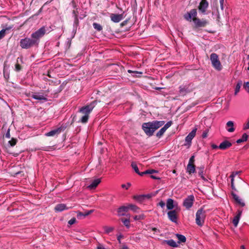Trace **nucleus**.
Masks as SVG:
<instances>
[{"label": "nucleus", "mask_w": 249, "mask_h": 249, "mask_svg": "<svg viewBox=\"0 0 249 249\" xmlns=\"http://www.w3.org/2000/svg\"><path fill=\"white\" fill-rule=\"evenodd\" d=\"M209 132V129H206L205 130H204L203 133H202V137L203 138H206L208 136V133Z\"/></svg>", "instance_id": "obj_43"}, {"label": "nucleus", "mask_w": 249, "mask_h": 249, "mask_svg": "<svg viewBox=\"0 0 249 249\" xmlns=\"http://www.w3.org/2000/svg\"><path fill=\"white\" fill-rule=\"evenodd\" d=\"M129 210L128 206H122L118 209L117 212L119 216L125 215L126 213Z\"/></svg>", "instance_id": "obj_15"}, {"label": "nucleus", "mask_w": 249, "mask_h": 249, "mask_svg": "<svg viewBox=\"0 0 249 249\" xmlns=\"http://www.w3.org/2000/svg\"><path fill=\"white\" fill-rule=\"evenodd\" d=\"M123 238V236L122 235H120L117 237V240L119 243V244L121 243V239Z\"/></svg>", "instance_id": "obj_60"}, {"label": "nucleus", "mask_w": 249, "mask_h": 249, "mask_svg": "<svg viewBox=\"0 0 249 249\" xmlns=\"http://www.w3.org/2000/svg\"><path fill=\"white\" fill-rule=\"evenodd\" d=\"M76 218L74 217L72 218L68 221V224L70 225H71L73 224H74L76 222Z\"/></svg>", "instance_id": "obj_46"}, {"label": "nucleus", "mask_w": 249, "mask_h": 249, "mask_svg": "<svg viewBox=\"0 0 249 249\" xmlns=\"http://www.w3.org/2000/svg\"><path fill=\"white\" fill-rule=\"evenodd\" d=\"M231 195L232 196V198L236 202L237 204L241 206V207H244L245 206V203L242 201L241 199L233 192L231 193Z\"/></svg>", "instance_id": "obj_14"}, {"label": "nucleus", "mask_w": 249, "mask_h": 249, "mask_svg": "<svg viewBox=\"0 0 249 249\" xmlns=\"http://www.w3.org/2000/svg\"><path fill=\"white\" fill-rule=\"evenodd\" d=\"M196 129H193L185 138V141L189 143L196 135Z\"/></svg>", "instance_id": "obj_19"}, {"label": "nucleus", "mask_w": 249, "mask_h": 249, "mask_svg": "<svg viewBox=\"0 0 249 249\" xmlns=\"http://www.w3.org/2000/svg\"><path fill=\"white\" fill-rule=\"evenodd\" d=\"M131 185V184L129 183H127V185H125V184H122V187L123 188H125L126 189H128V188Z\"/></svg>", "instance_id": "obj_52"}, {"label": "nucleus", "mask_w": 249, "mask_h": 249, "mask_svg": "<svg viewBox=\"0 0 249 249\" xmlns=\"http://www.w3.org/2000/svg\"><path fill=\"white\" fill-rule=\"evenodd\" d=\"M129 217H130V215H128V218H122L121 219L122 222L124 224V225L127 228H129L130 227V226Z\"/></svg>", "instance_id": "obj_30"}, {"label": "nucleus", "mask_w": 249, "mask_h": 249, "mask_svg": "<svg viewBox=\"0 0 249 249\" xmlns=\"http://www.w3.org/2000/svg\"><path fill=\"white\" fill-rule=\"evenodd\" d=\"M100 182L101 179L100 178L94 179L88 187L91 189L95 188Z\"/></svg>", "instance_id": "obj_27"}, {"label": "nucleus", "mask_w": 249, "mask_h": 249, "mask_svg": "<svg viewBox=\"0 0 249 249\" xmlns=\"http://www.w3.org/2000/svg\"><path fill=\"white\" fill-rule=\"evenodd\" d=\"M10 128H8L7 132L5 134V138H8V139H9L10 138Z\"/></svg>", "instance_id": "obj_53"}, {"label": "nucleus", "mask_w": 249, "mask_h": 249, "mask_svg": "<svg viewBox=\"0 0 249 249\" xmlns=\"http://www.w3.org/2000/svg\"><path fill=\"white\" fill-rule=\"evenodd\" d=\"M211 146H212V148L214 149L219 148L218 146H217V145L213 144V143L211 144Z\"/></svg>", "instance_id": "obj_62"}, {"label": "nucleus", "mask_w": 249, "mask_h": 249, "mask_svg": "<svg viewBox=\"0 0 249 249\" xmlns=\"http://www.w3.org/2000/svg\"><path fill=\"white\" fill-rule=\"evenodd\" d=\"M204 166L203 165L201 166L200 167H198L197 168V170H198V175L203 179L205 180V178L203 176Z\"/></svg>", "instance_id": "obj_29"}, {"label": "nucleus", "mask_w": 249, "mask_h": 249, "mask_svg": "<svg viewBox=\"0 0 249 249\" xmlns=\"http://www.w3.org/2000/svg\"><path fill=\"white\" fill-rule=\"evenodd\" d=\"M242 85V81H238V82L237 83V84L235 87V92H234L235 95H236L237 94V93L239 92Z\"/></svg>", "instance_id": "obj_36"}, {"label": "nucleus", "mask_w": 249, "mask_h": 249, "mask_svg": "<svg viewBox=\"0 0 249 249\" xmlns=\"http://www.w3.org/2000/svg\"><path fill=\"white\" fill-rule=\"evenodd\" d=\"M227 130L229 132H232L235 130L234 123L231 121H228L226 124Z\"/></svg>", "instance_id": "obj_21"}, {"label": "nucleus", "mask_w": 249, "mask_h": 249, "mask_svg": "<svg viewBox=\"0 0 249 249\" xmlns=\"http://www.w3.org/2000/svg\"><path fill=\"white\" fill-rule=\"evenodd\" d=\"M144 196H135L134 198L139 201H141L144 199Z\"/></svg>", "instance_id": "obj_42"}, {"label": "nucleus", "mask_w": 249, "mask_h": 249, "mask_svg": "<svg viewBox=\"0 0 249 249\" xmlns=\"http://www.w3.org/2000/svg\"><path fill=\"white\" fill-rule=\"evenodd\" d=\"M158 173V171L157 170H156L154 169H149V170H147L145 171L142 172L141 176H143V175H146V174L151 175L154 173Z\"/></svg>", "instance_id": "obj_31"}, {"label": "nucleus", "mask_w": 249, "mask_h": 249, "mask_svg": "<svg viewBox=\"0 0 249 249\" xmlns=\"http://www.w3.org/2000/svg\"><path fill=\"white\" fill-rule=\"evenodd\" d=\"M96 101H94L89 105L84 106L80 108L79 112L83 114L81 119V122L82 123H86L88 121L89 115L96 105Z\"/></svg>", "instance_id": "obj_4"}, {"label": "nucleus", "mask_w": 249, "mask_h": 249, "mask_svg": "<svg viewBox=\"0 0 249 249\" xmlns=\"http://www.w3.org/2000/svg\"><path fill=\"white\" fill-rule=\"evenodd\" d=\"M150 178H153V179H160V178L157 177H156V176H155L154 175H153L152 174H151L150 175Z\"/></svg>", "instance_id": "obj_61"}, {"label": "nucleus", "mask_w": 249, "mask_h": 249, "mask_svg": "<svg viewBox=\"0 0 249 249\" xmlns=\"http://www.w3.org/2000/svg\"><path fill=\"white\" fill-rule=\"evenodd\" d=\"M166 130L163 127L156 134V136L158 138H160Z\"/></svg>", "instance_id": "obj_38"}, {"label": "nucleus", "mask_w": 249, "mask_h": 249, "mask_svg": "<svg viewBox=\"0 0 249 249\" xmlns=\"http://www.w3.org/2000/svg\"><path fill=\"white\" fill-rule=\"evenodd\" d=\"M72 14L74 15V18L75 17H78V12L77 9H76V10H73V12H72Z\"/></svg>", "instance_id": "obj_54"}, {"label": "nucleus", "mask_w": 249, "mask_h": 249, "mask_svg": "<svg viewBox=\"0 0 249 249\" xmlns=\"http://www.w3.org/2000/svg\"><path fill=\"white\" fill-rule=\"evenodd\" d=\"M30 97L32 98L38 100H44L45 101H47V99L43 95L39 93H32L31 94H30Z\"/></svg>", "instance_id": "obj_16"}, {"label": "nucleus", "mask_w": 249, "mask_h": 249, "mask_svg": "<svg viewBox=\"0 0 249 249\" xmlns=\"http://www.w3.org/2000/svg\"><path fill=\"white\" fill-rule=\"evenodd\" d=\"M172 123L171 121L167 122L163 126V127L167 130L172 124Z\"/></svg>", "instance_id": "obj_48"}, {"label": "nucleus", "mask_w": 249, "mask_h": 249, "mask_svg": "<svg viewBox=\"0 0 249 249\" xmlns=\"http://www.w3.org/2000/svg\"><path fill=\"white\" fill-rule=\"evenodd\" d=\"M194 162H195V156L193 155L190 158L188 164H194Z\"/></svg>", "instance_id": "obj_45"}, {"label": "nucleus", "mask_w": 249, "mask_h": 249, "mask_svg": "<svg viewBox=\"0 0 249 249\" xmlns=\"http://www.w3.org/2000/svg\"><path fill=\"white\" fill-rule=\"evenodd\" d=\"M93 28L98 31H101L103 29L102 26L97 23L94 22L93 23Z\"/></svg>", "instance_id": "obj_37"}, {"label": "nucleus", "mask_w": 249, "mask_h": 249, "mask_svg": "<svg viewBox=\"0 0 249 249\" xmlns=\"http://www.w3.org/2000/svg\"><path fill=\"white\" fill-rule=\"evenodd\" d=\"M8 66L6 64V62L5 61L4 63V67H3V76L5 79H8L9 77V73L8 71H7V70L8 69Z\"/></svg>", "instance_id": "obj_28"}, {"label": "nucleus", "mask_w": 249, "mask_h": 249, "mask_svg": "<svg viewBox=\"0 0 249 249\" xmlns=\"http://www.w3.org/2000/svg\"><path fill=\"white\" fill-rule=\"evenodd\" d=\"M168 217L170 221L177 223L178 219V212L176 210H171L167 213Z\"/></svg>", "instance_id": "obj_11"}, {"label": "nucleus", "mask_w": 249, "mask_h": 249, "mask_svg": "<svg viewBox=\"0 0 249 249\" xmlns=\"http://www.w3.org/2000/svg\"><path fill=\"white\" fill-rule=\"evenodd\" d=\"M18 142V140L16 138H12L10 141L8 142L9 144L11 146H15Z\"/></svg>", "instance_id": "obj_39"}, {"label": "nucleus", "mask_w": 249, "mask_h": 249, "mask_svg": "<svg viewBox=\"0 0 249 249\" xmlns=\"http://www.w3.org/2000/svg\"><path fill=\"white\" fill-rule=\"evenodd\" d=\"M79 24V20L78 17H75L74 18V26L75 27H77Z\"/></svg>", "instance_id": "obj_49"}, {"label": "nucleus", "mask_w": 249, "mask_h": 249, "mask_svg": "<svg viewBox=\"0 0 249 249\" xmlns=\"http://www.w3.org/2000/svg\"><path fill=\"white\" fill-rule=\"evenodd\" d=\"M195 89V87L193 83H190L187 85L180 86L179 88V92L180 94L184 95L187 93L192 91Z\"/></svg>", "instance_id": "obj_9"}, {"label": "nucleus", "mask_w": 249, "mask_h": 249, "mask_svg": "<svg viewBox=\"0 0 249 249\" xmlns=\"http://www.w3.org/2000/svg\"><path fill=\"white\" fill-rule=\"evenodd\" d=\"M176 236L178 238V243L180 244V243H185L186 241V238L185 236L179 234H177Z\"/></svg>", "instance_id": "obj_32"}, {"label": "nucleus", "mask_w": 249, "mask_h": 249, "mask_svg": "<svg viewBox=\"0 0 249 249\" xmlns=\"http://www.w3.org/2000/svg\"><path fill=\"white\" fill-rule=\"evenodd\" d=\"M19 58H18L17 59V63L15 64V71H20L21 69H22V67L21 66H20V65L18 63V59Z\"/></svg>", "instance_id": "obj_41"}, {"label": "nucleus", "mask_w": 249, "mask_h": 249, "mask_svg": "<svg viewBox=\"0 0 249 249\" xmlns=\"http://www.w3.org/2000/svg\"><path fill=\"white\" fill-rule=\"evenodd\" d=\"M111 20L115 23H118L122 20L124 18V14H111L110 15Z\"/></svg>", "instance_id": "obj_12"}, {"label": "nucleus", "mask_w": 249, "mask_h": 249, "mask_svg": "<svg viewBox=\"0 0 249 249\" xmlns=\"http://www.w3.org/2000/svg\"><path fill=\"white\" fill-rule=\"evenodd\" d=\"M210 60L212 66L217 71H220L222 69V66L219 60L218 55L215 53H212L210 55Z\"/></svg>", "instance_id": "obj_7"}, {"label": "nucleus", "mask_w": 249, "mask_h": 249, "mask_svg": "<svg viewBox=\"0 0 249 249\" xmlns=\"http://www.w3.org/2000/svg\"><path fill=\"white\" fill-rule=\"evenodd\" d=\"M93 211H94L93 210H90L86 211L85 213H83L84 217H86V216L90 214L91 213H93Z\"/></svg>", "instance_id": "obj_44"}, {"label": "nucleus", "mask_w": 249, "mask_h": 249, "mask_svg": "<svg viewBox=\"0 0 249 249\" xmlns=\"http://www.w3.org/2000/svg\"><path fill=\"white\" fill-rule=\"evenodd\" d=\"M174 202V200L171 198H168L167 200L166 207L168 210H171L175 207Z\"/></svg>", "instance_id": "obj_26"}, {"label": "nucleus", "mask_w": 249, "mask_h": 249, "mask_svg": "<svg viewBox=\"0 0 249 249\" xmlns=\"http://www.w3.org/2000/svg\"><path fill=\"white\" fill-rule=\"evenodd\" d=\"M61 131V129L60 128H58L57 129L51 130L50 132L47 133L46 134V135L49 137L57 135L58 134L60 133Z\"/></svg>", "instance_id": "obj_22"}, {"label": "nucleus", "mask_w": 249, "mask_h": 249, "mask_svg": "<svg viewBox=\"0 0 249 249\" xmlns=\"http://www.w3.org/2000/svg\"><path fill=\"white\" fill-rule=\"evenodd\" d=\"M113 230V228L112 227L107 228V229L106 230V232L107 233H108L111 232Z\"/></svg>", "instance_id": "obj_55"}, {"label": "nucleus", "mask_w": 249, "mask_h": 249, "mask_svg": "<svg viewBox=\"0 0 249 249\" xmlns=\"http://www.w3.org/2000/svg\"><path fill=\"white\" fill-rule=\"evenodd\" d=\"M208 7V3L207 0H201L198 6V9L202 13H204Z\"/></svg>", "instance_id": "obj_13"}, {"label": "nucleus", "mask_w": 249, "mask_h": 249, "mask_svg": "<svg viewBox=\"0 0 249 249\" xmlns=\"http://www.w3.org/2000/svg\"><path fill=\"white\" fill-rule=\"evenodd\" d=\"M197 10L196 9H193L189 12L185 13L183 17L187 21H193L194 22L193 29L194 30L198 32L209 25V22L206 19L197 18Z\"/></svg>", "instance_id": "obj_1"}, {"label": "nucleus", "mask_w": 249, "mask_h": 249, "mask_svg": "<svg viewBox=\"0 0 249 249\" xmlns=\"http://www.w3.org/2000/svg\"><path fill=\"white\" fill-rule=\"evenodd\" d=\"M232 145V143L228 141H224L221 142L218 146V148L221 150H226Z\"/></svg>", "instance_id": "obj_18"}, {"label": "nucleus", "mask_w": 249, "mask_h": 249, "mask_svg": "<svg viewBox=\"0 0 249 249\" xmlns=\"http://www.w3.org/2000/svg\"><path fill=\"white\" fill-rule=\"evenodd\" d=\"M77 216L78 218H80L81 216H84L83 213L78 212Z\"/></svg>", "instance_id": "obj_59"}, {"label": "nucleus", "mask_w": 249, "mask_h": 249, "mask_svg": "<svg viewBox=\"0 0 249 249\" xmlns=\"http://www.w3.org/2000/svg\"><path fill=\"white\" fill-rule=\"evenodd\" d=\"M37 45H38L36 43V41L32 37L31 38L26 37L24 39H21L20 41V46L22 49H28L34 46Z\"/></svg>", "instance_id": "obj_6"}, {"label": "nucleus", "mask_w": 249, "mask_h": 249, "mask_svg": "<svg viewBox=\"0 0 249 249\" xmlns=\"http://www.w3.org/2000/svg\"><path fill=\"white\" fill-rule=\"evenodd\" d=\"M128 208L129 210H131L135 213H139L140 211V208L133 204L128 205Z\"/></svg>", "instance_id": "obj_34"}, {"label": "nucleus", "mask_w": 249, "mask_h": 249, "mask_svg": "<svg viewBox=\"0 0 249 249\" xmlns=\"http://www.w3.org/2000/svg\"><path fill=\"white\" fill-rule=\"evenodd\" d=\"M120 249H129V248L126 245L124 244Z\"/></svg>", "instance_id": "obj_63"}, {"label": "nucleus", "mask_w": 249, "mask_h": 249, "mask_svg": "<svg viewBox=\"0 0 249 249\" xmlns=\"http://www.w3.org/2000/svg\"><path fill=\"white\" fill-rule=\"evenodd\" d=\"M237 213L236 216H235L233 217V219L232 220V223L234 225V227H236L238 225V224L239 223V221L240 220V218L241 217L242 213V210H238L237 211Z\"/></svg>", "instance_id": "obj_17"}, {"label": "nucleus", "mask_w": 249, "mask_h": 249, "mask_svg": "<svg viewBox=\"0 0 249 249\" xmlns=\"http://www.w3.org/2000/svg\"><path fill=\"white\" fill-rule=\"evenodd\" d=\"M145 218V215L143 213H142L139 215H135L134 217V219L135 220H143Z\"/></svg>", "instance_id": "obj_40"}, {"label": "nucleus", "mask_w": 249, "mask_h": 249, "mask_svg": "<svg viewBox=\"0 0 249 249\" xmlns=\"http://www.w3.org/2000/svg\"><path fill=\"white\" fill-rule=\"evenodd\" d=\"M186 170L189 174L194 173L196 171V166L195 164H188Z\"/></svg>", "instance_id": "obj_25"}, {"label": "nucleus", "mask_w": 249, "mask_h": 249, "mask_svg": "<svg viewBox=\"0 0 249 249\" xmlns=\"http://www.w3.org/2000/svg\"><path fill=\"white\" fill-rule=\"evenodd\" d=\"M165 123L163 121H155L152 122L144 123L142 124V128L145 134L151 136L154 132L159 128L162 126Z\"/></svg>", "instance_id": "obj_2"}, {"label": "nucleus", "mask_w": 249, "mask_h": 249, "mask_svg": "<svg viewBox=\"0 0 249 249\" xmlns=\"http://www.w3.org/2000/svg\"><path fill=\"white\" fill-rule=\"evenodd\" d=\"M196 224L199 226H202L206 217V211L203 208H201L196 213Z\"/></svg>", "instance_id": "obj_5"}, {"label": "nucleus", "mask_w": 249, "mask_h": 249, "mask_svg": "<svg viewBox=\"0 0 249 249\" xmlns=\"http://www.w3.org/2000/svg\"><path fill=\"white\" fill-rule=\"evenodd\" d=\"M194 201V196L190 195L184 199L183 205L186 209H189L193 206Z\"/></svg>", "instance_id": "obj_10"}, {"label": "nucleus", "mask_w": 249, "mask_h": 249, "mask_svg": "<svg viewBox=\"0 0 249 249\" xmlns=\"http://www.w3.org/2000/svg\"><path fill=\"white\" fill-rule=\"evenodd\" d=\"M97 249H105L103 246H102L101 245H99V246H97Z\"/></svg>", "instance_id": "obj_64"}, {"label": "nucleus", "mask_w": 249, "mask_h": 249, "mask_svg": "<svg viewBox=\"0 0 249 249\" xmlns=\"http://www.w3.org/2000/svg\"><path fill=\"white\" fill-rule=\"evenodd\" d=\"M248 138V135L246 133H244L243 134L241 138H240L236 141V142L237 143H240L241 142H246L247 141Z\"/></svg>", "instance_id": "obj_33"}, {"label": "nucleus", "mask_w": 249, "mask_h": 249, "mask_svg": "<svg viewBox=\"0 0 249 249\" xmlns=\"http://www.w3.org/2000/svg\"><path fill=\"white\" fill-rule=\"evenodd\" d=\"M127 71H128V73H134L142 74V72H139V71H131V70H128Z\"/></svg>", "instance_id": "obj_58"}, {"label": "nucleus", "mask_w": 249, "mask_h": 249, "mask_svg": "<svg viewBox=\"0 0 249 249\" xmlns=\"http://www.w3.org/2000/svg\"><path fill=\"white\" fill-rule=\"evenodd\" d=\"M165 204L163 201H160L158 204V205L160 206L162 208H164V207L165 206Z\"/></svg>", "instance_id": "obj_57"}, {"label": "nucleus", "mask_w": 249, "mask_h": 249, "mask_svg": "<svg viewBox=\"0 0 249 249\" xmlns=\"http://www.w3.org/2000/svg\"><path fill=\"white\" fill-rule=\"evenodd\" d=\"M128 21H129V19H126V20H124V21H123L120 24L121 26L123 27V26L126 25Z\"/></svg>", "instance_id": "obj_51"}, {"label": "nucleus", "mask_w": 249, "mask_h": 249, "mask_svg": "<svg viewBox=\"0 0 249 249\" xmlns=\"http://www.w3.org/2000/svg\"><path fill=\"white\" fill-rule=\"evenodd\" d=\"M46 32V30L44 26L39 28L35 33H33L31 35V37L33 38L36 43L38 45L39 42V39L40 38L43 37Z\"/></svg>", "instance_id": "obj_8"}, {"label": "nucleus", "mask_w": 249, "mask_h": 249, "mask_svg": "<svg viewBox=\"0 0 249 249\" xmlns=\"http://www.w3.org/2000/svg\"><path fill=\"white\" fill-rule=\"evenodd\" d=\"M163 244H166L170 247L176 248L178 246V244L173 239L163 240Z\"/></svg>", "instance_id": "obj_23"}, {"label": "nucleus", "mask_w": 249, "mask_h": 249, "mask_svg": "<svg viewBox=\"0 0 249 249\" xmlns=\"http://www.w3.org/2000/svg\"><path fill=\"white\" fill-rule=\"evenodd\" d=\"M219 2L220 5V9L222 11H223L224 0H219Z\"/></svg>", "instance_id": "obj_50"}, {"label": "nucleus", "mask_w": 249, "mask_h": 249, "mask_svg": "<svg viewBox=\"0 0 249 249\" xmlns=\"http://www.w3.org/2000/svg\"><path fill=\"white\" fill-rule=\"evenodd\" d=\"M68 209L69 208L65 204H58L54 208V210L56 212H62Z\"/></svg>", "instance_id": "obj_24"}, {"label": "nucleus", "mask_w": 249, "mask_h": 249, "mask_svg": "<svg viewBox=\"0 0 249 249\" xmlns=\"http://www.w3.org/2000/svg\"><path fill=\"white\" fill-rule=\"evenodd\" d=\"M131 166H132V168L134 169V170L135 171V172L137 174H138L139 175L141 176V172H140L139 171V168H138L137 165L136 164V163L134 162H132Z\"/></svg>", "instance_id": "obj_35"}, {"label": "nucleus", "mask_w": 249, "mask_h": 249, "mask_svg": "<svg viewBox=\"0 0 249 249\" xmlns=\"http://www.w3.org/2000/svg\"><path fill=\"white\" fill-rule=\"evenodd\" d=\"M241 171H234L232 172L231 175L230 176V178H231V187L232 190H234L236 192H239L240 191L245 190L248 191L249 190V186L246 184L244 181L239 178V180L237 184V187L236 188L234 184V177L238 175H240L241 173Z\"/></svg>", "instance_id": "obj_3"}, {"label": "nucleus", "mask_w": 249, "mask_h": 249, "mask_svg": "<svg viewBox=\"0 0 249 249\" xmlns=\"http://www.w3.org/2000/svg\"><path fill=\"white\" fill-rule=\"evenodd\" d=\"M243 129L244 130L249 129V119L248 122L244 125Z\"/></svg>", "instance_id": "obj_56"}, {"label": "nucleus", "mask_w": 249, "mask_h": 249, "mask_svg": "<svg viewBox=\"0 0 249 249\" xmlns=\"http://www.w3.org/2000/svg\"><path fill=\"white\" fill-rule=\"evenodd\" d=\"M244 88L249 92V82H245L243 85Z\"/></svg>", "instance_id": "obj_47"}, {"label": "nucleus", "mask_w": 249, "mask_h": 249, "mask_svg": "<svg viewBox=\"0 0 249 249\" xmlns=\"http://www.w3.org/2000/svg\"><path fill=\"white\" fill-rule=\"evenodd\" d=\"M13 25L9 26L6 27L5 29H2L0 31V39L3 38L6 34H8V31L12 29Z\"/></svg>", "instance_id": "obj_20"}]
</instances>
